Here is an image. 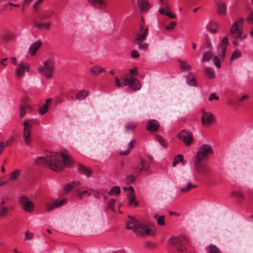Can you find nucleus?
Segmentation results:
<instances>
[{
  "mask_svg": "<svg viewBox=\"0 0 253 253\" xmlns=\"http://www.w3.org/2000/svg\"><path fill=\"white\" fill-rule=\"evenodd\" d=\"M137 4L142 11L147 10L150 7L148 0H137Z\"/></svg>",
  "mask_w": 253,
  "mask_h": 253,
  "instance_id": "24",
  "label": "nucleus"
},
{
  "mask_svg": "<svg viewBox=\"0 0 253 253\" xmlns=\"http://www.w3.org/2000/svg\"><path fill=\"white\" fill-rule=\"evenodd\" d=\"M202 161L194 159L193 163L196 172L200 175H205L208 171V165L203 163Z\"/></svg>",
  "mask_w": 253,
  "mask_h": 253,
  "instance_id": "8",
  "label": "nucleus"
},
{
  "mask_svg": "<svg viewBox=\"0 0 253 253\" xmlns=\"http://www.w3.org/2000/svg\"><path fill=\"white\" fill-rule=\"evenodd\" d=\"M186 82L187 84H188L190 85L196 86L197 85V83L196 80L194 79L193 77H192L191 78L187 77L186 79Z\"/></svg>",
  "mask_w": 253,
  "mask_h": 253,
  "instance_id": "43",
  "label": "nucleus"
},
{
  "mask_svg": "<svg viewBox=\"0 0 253 253\" xmlns=\"http://www.w3.org/2000/svg\"><path fill=\"white\" fill-rule=\"evenodd\" d=\"M213 62L217 68H219L221 67L220 61L217 55L213 57Z\"/></svg>",
  "mask_w": 253,
  "mask_h": 253,
  "instance_id": "46",
  "label": "nucleus"
},
{
  "mask_svg": "<svg viewBox=\"0 0 253 253\" xmlns=\"http://www.w3.org/2000/svg\"><path fill=\"white\" fill-rule=\"evenodd\" d=\"M207 29L210 32L215 33L217 31L218 25L215 23H210L207 26Z\"/></svg>",
  "mask_w": 253,
  "mask_h": 253,
  "instance_id": "37",
  "label": "nucleus"
},
{
  "mask_svg": "<svg viewBox=\"0 0 253 253\" xmlns=\"http://www.w3.org/2000/svg\"><path fill=\"white\" fill-rule=\"evenodd\" d=\"M89 72L91 74L97 76L101 73L105 72L106 70L100 66L95 65L90 68Z\"/></svg>",
  "mask_w": 253,
  "mask_h": 253,
  "instance_id": "22",
  "label": "nucleus"
},
{
  "mask_svg": "<svg viewBox=\"0 0 253 253\" xmlns=\"http://www.w3.org/2000/svg\"><path fill=\"white\" fill-rule=\"evenodd\" d=\"M42 42L40 41H37L32 44L29 47V53L32 56H34L37 50L40 48Z\"/></svg>",
  "mask_w": 253,
  "mask_h": 253,
  "instance_id": "18",
  "label": "nucleus"
},
{
  "mask_svg": "<svg viewBox=\"0 0 253 253\" xmlns=\"http://www.w3.org/2000/svg\"><path fill=\"white\" fill-rule=\"evenodd\" d=\"M135 142V141L133 140H131L129 143H128V150H126V151H124V152H120V155H127L128 154V152H129V150L130 149H132V148L134 147V143Z\"/></svg>",
  "mask_w": 253,
  "mask_h": 253,
  "instance_id": "42",
  "label": "nucleus"
},
{
  "mask_svg": "<svg viewBox=\"0 0 253 253\" xmlns=\"http://www.w3.org/2000/svg\"><path fill=\"white\" fill-rule=\"evenodd\" d=\"M227 12V3L225 1L219 2L217 4V12L219 15H226Z\"/></svg>",
  "mask_w": 253,
  "mask_h": 253,
  "instance_id": "16",
  "label": "nucleus"
},
{
  "mask_svg": "<svg viewBox=\"0 0 253 253\" xmlns=\"http://www.w3.org/2000/svg\"><path fill=\"white\" fill-rule=\"evenodd\" d=\"M230 33L235 40H244L247 37L246 34H243V31L242 29H233L231 28Z\"/></svg>",
  "mask_w": 253,
  "mask_h": 253,
  "instance_id": "14",
  "label": "nucleus"
},
{
  "mask_svg": "<svg viewBox=\"0 0 253 253\" xmlns=\"http://www.w3.org/2000/svg\"><path fill=\"white\" fill-rule=\"evenodd\" d=\"M123 84L127 85L129 87L133 90H138L141 87V84L139 81L132 77L130 78L123 79Z\"/></svg>",
  "mask_w": 253,
  "mask_h": 253,
  "instance_id": "9",
  "label": "nucleus"
},
{
  "mask_svg": "<svg viewBox=\"0 0 253 253\" xmlns=\"http://www.w3.org/2000/svg\"><path fill=\"white\" fill-rule=\"evenodd\" d=\"M232 195L237 198L239 203L243 202L245 199V193L241 190H236L233 191Z\"/></svg>",
  "mask_w": 253,
  "mask_h": 253,
  "instance_id": "20",
  "label": "nucleus"
},
{
  "mask_svg": "<svg viewBox=\"0 0 253 253\" xmlns=\"http://www.w3.org/2000/svg\"><path fill=\"white\" fill-rule=\"evenodd\" d=\"M115 85L118 87H120L122 86V84L120 83V79L117 77H115Z\"/></svg>",
  "mask_w": 253,
  "mask_h": 253,
  "instance_id": "64",
  "label": "nucleus"
},
{
  "mask_svg": "<svg viewBox=\"0 0 253 253\" xmlns=\"http://www.w3.org/2000/svg\"><path fill=\"white\" fill-rule=\"evenodd\" d=\"M244 19L243 18H239L236 21H235L231 26L232 28L233 29H242L243 24L244 22Z\"/></svg>",
  "mask_w": 253,
  "mask_h": 253,
  "instance_id": "26",
  "label": "nucleus"
},
{
  "mask_svg": "<svg viewBox=\"0 0 253 253\" xmlns=\"http://www.w3.org/2000/svg\"><path fill=\"white\" fill-rule=\"evenodd\" d=\"M88 94V92L86 90H81L76 94V98L78 99H84Z\"/></svg>",
  "mask_w": 253,
  "mask_h": 253,
  "instance_id": "31",
  "label": "nucleus"
},
{
  "mask_svg": "<svg viewBox=\"0 0 253 253\" xmlns=\"http://www.w3.org/2000/svg\"><path fill=\"white\" fill-rule=\"evenodd\" d=\"M30 71V65L26 62H20L15 69V76L17 77H21L26 72Z\"/></svg>",
  "mask_w": 253,
  "mask_h": 253,
  "instance_id": "12",
  "label": "nucleus"
},
{
  "mask_svg": "<svg viewBox=\"0 0 253 253\" xmlns=\"http://www.w3.org/2000/svg\"><path fill=\"white\" fill-rule=\"evenodd\" d=\"M2 37L4 41L8 42L14 39L15 36L13 33L11 32H6L3 34Z\"/></svg>",
  "mask_w": 253,
  "mask_h": 253,
  "instance_id": "28",
  "label": "nucleus"
},
{
  "mask_svg": "<svg viewBox=\"0 0 253 253\" xmlns=\"http://www.w3.org/2000/svg\"><path fill=\"white\" fill-rule=\"evenodd\" d=\"M80 183L78 181H74L71 183H68L66 185L64 188L63 193L64 194L67 193L68 192L70 191L72 189L75 188L77 186H80Z\"/></svg>",
  "mask_w": 253,
  "mask_h": 253,
  "instance_id": "23",
  "label": "nucleus"
},
{
  "mask_svg": "<svg viewBox=\"0 0 253 253\" xmlns=\"http://www.w3.org/2000/svg\"><path fill=\"white\" fill-rule=\"evenodd\" d=\"M212 57V53L211 51H207L203 55L202 61L203 62L209 61Z\"/></svg>",
  "mask_w": 253,
  "mask_h": 253,
  "instance_id": "34",
  "label": "nucleus"
},
{
  "mask_svg": "<svg viewBox=\"0 0 253 253\" xmlns=\"http://www.w3.org/2000/svg\"><path fill=\"white\" fill-rule=\"evenodd\" d=\"M134 177L132 175H129L126 176V180L127 182H131L134 180Z\"/></svg>",
  "mask_w": 253,
  "mask_h": 253,
  "instance_id": "62",
  "label": "nucleus"
},
{
  "mask_svg": "<svg viewBox=\"0 0 253 253\" xmlns=\"http://www.w3.org/2000/svg\"><path fill=\"white\" fill-rule=\"evenodd\" d=\"M129 219L126 222V228L128 230H133L137 236L150 235V229L148 225L142 221L129 216Z\"/></svg>",
  "mask_w": 253,
  "mask_h": 253,
  "instance_id": "2",
  "label": "nucleus"
},
{
  "mask_svg": "<svg viewBox=\"0 0 253 253\" xmlns=\"http://www.w3.org/2000/svg\"><path fill=\"white\" fill-rule=\"evenodd\" d=\"M120 193V188L118 186H113L111 189L109 191L108 195H118Z\"/></svg>",
  "mask_w": 253,
  "mask_h": 253,
  "instance_id": "36",
  "label": "nucleus"
},
{
  "mask_svg": "<svg viewBox=\"0 0 253 253\" xmlns=\"http://www.w3.org/2000/svg\"><path fill=\"white\" fill-rule=\"evenodd\" d=\"M213 99L218 100L219 97L216 95L215 93H211L209 97V100L212 101Z\"/></svg>",
  "mask_w": 253,
  "mask_h": 253,
  "instance_id": "55",
  "label": "nucleus"
},
{
  "mask_svg": "<svg viewBox=\"0 0 253 253\" xmlns=\"http://www.w3.org/2000/svg\"><path fill=\"white\" fill-rule=\"evenodd\" d=\"M54 70V63L51 59L44 61L38 68V72L46 80H50L52 77Z\"/></svg>",
  "mask_w": 253,
  "mask_h": 253,
  "instance_id": "3",
  "label": "nucleus"
},
{
  "mask_svg": "<svg viewBox=\"0 0 253 253\" xmlns=\"http://www.w3.org/2000/svg\"><path fill=\"white\" fill-rule=\"evenodd\" d=\"M159 127L158 122L155 120H151L148 122L147 125V129L149 131H155L157 130Z\"/></svg>",
  "mask_w": 253,
  "mask_h": 253,
  "instance_id": "17",
  "label": "nucleus"
},
{
  "mask_svg": "<svg viewBox=\"0 0 253 253\" xmlns=\"http://www.w3.org/2000/svg\"><path fill=\"white\" fill-rule=\"evenodd\" d=\"M186 242V239L182 236L180 237H172L169 240V243L172 245H178L181 246L178 247L177 250L180 252H182L186 250V248L183 246V244Z\"/></svg>",
  "mask_w": 253,
  "mask_h": 253,
  "instance_id": "11",
  "label": "nucleus"
},
{
  "mask_svg": "<svg viewBox=\"0 0 253 253\" xmlns=\"http://www.w3.org/2000/svg\"><path fill=\"white\" fill-rule=\"evenodd\" d=\"M157 140L163 147H166V145L165 144L164 142V140L162 137L157 136Z\"/></svg>",
  "mask_w": 253,
  "mask_h": 253,
  "instance_id": "58",
  "label": "nucleus"
},
{
  "mask_svg": "<svg viewBox=\"0 0 253 253\" xmlns=\"http://www.w3.org/2000/svg\"><path fill=\"white\" fill-rule=\"evenodd\" d=\"M115 202V200H114V199L111 200L108 202V208L110 209H111L113 211H114L113 207H114Z\"/></svg>",
  "mask_w": 253,
  "mask_h": 253,
  "instance_id": "59",
  "label": "nucleus"
},
{
  "mask_svg": "<svg viewBox=\"0 0 253 253\" xmlns=\"http://www.w3.org/2000/svg\"><path fill=\"white\" fill-rule=\"evenodd\" d=\"M92 5L96 7L104 9L106 6L107 0H88Z\"/></svg>",
  "mask_w": 253,
  "mask_h": 253,
  "instance_id": "19",
  "label": "nucleus"
},
{
  "mask_svg": "<svg viewBox=\"0 0 253 253\" xmlns=\"http://www.w3.org/2000/svg\"><path fill=\"white\" fill-rule=\"evenodd\" d=\"M55 206L54 204H52V205L47 204L46 208L47 211H50L53 210L54 209L56 208V207Z\"/></svg>",
  "mask_w": 253,
  "mask_h": 253,
  "instance_id": "63",
  "label": "nucleus"
},
{
  "mask_svg": "<svg viewBox=\"0 0 253 253\" xmlns=\"http://www.w3.org/2000/svg\"><path fill=\"white\" fill-rule=\"evenodd\" d=\"M176 25V23L174 21L170 22L168 26H167L166 29L167 30H172L174 28Z\"/></svg>",
  "mask_w": 253,
  "mask_h": 253,
  "instance_id": "53",
  "label": "nucleus"
},
{
  "mask_svg": "<svg viewBox=\"0 0 253 253\" xmlns=\"http://www.w3.org/2000/svg\"><path fill=\"white\" fill-rule=\"evenodd\" d=\"M183 159V157L181 154H179L175 157L172 163V166L175 167L176 165L179 162H182Z\"/></svg>",
  "mask_w": 253,
  "mask_h": 253,
  "instance_id": "45",
  "label": "nucleus"
},
{
  "mask_svg": "<svg viewBox=\"0 0 253 253\" xmlns=\"http://www.w3.org/2000/svg\"><path fill=\"white\" fill-rule=\"evenodd\" d=\"M133 169L135 172L140 173L142 170H148V169L146 167L145 161L143 160H140V163L138 166H133Z\"/></svg>",
  "mask_w": 253,
  "mask_h": 253,
  "instance_id": "21",
  "label": "nucleus"
},
{
  "mask_svg": "<svg viewBox=\"0 0 253 253\" xmlns=\"http://www.w3.org/2000/svg\"><path fill=\"white\" fill-rule=\"evenodd\" d=\"M78 196L80 199H82L83 198V196L84 194H85L87 193V190H84L83 192L80 191L79 190L76 191Z\"/></svg>",
  "mask_w": 253,
  "mask_h": 253,
  "instance_id": "54",
  "label": "nucleus"
},
{
  "mask_svg": "<svg viewBox=\"0 0 253 253\" xmlns=\"http://www.w3.org/2000/svg\"><path fill=\"white\" fill-rule=\"evenodd\" d=\"M241 55V51L239 49H236L232 53L230 58L231 61H234L239 58Z\"/></svg>",
  "mask_w": 253,
  "mask_h": 253,
  "instance_id": "32",
  "label": "nucleus"
},
{
  "mask_svg": "<svg viewBox=\"0 0 253 253\" xmlns=\"http://www.w3.org/2000/svg\"><path fill=\"white\" fill-rule=\"evenodd\" d=\"M8 207L0 205V217H5L8 214Z\"/></svg>",
  "mask_w": 253,
  "mask_h": 253,
  "instance_id": "33",
  "label": "nucleus"
},
{
  "mask_svg": "<svg viewBox=\"0 0 253 253\" xmlns=\"http://www.w3.org/2000/svg\"><path fill=\"white\" fill-rule=\"evenodd\" d=\"M148 33V28H144L143 26H141L139 32L136 34L134 39L135 42L138 45V47L140 50H145L147 48V44L142 42L145 40Z\"/></svg>",
  "mask_w": 253,
  "mask_h": 253,
  "instance_id": "4",
  "label": "nucleus"
},
{
  "mask_svg": "<svg viewBox=\"0 0 253 253\" xmlns=\"http://www.w3.org/2000/svg\"><path fill=\"white\" fill-rule=\"evenodd\" d=\"M24 133L23 137L24 139L25 143L27 145H29L32 141V137L31 136L30 129L31 124L27 121H25L24 123Z\"/></svg>",
  "mask_w": 253,
  "mask_h": 253,
  "instance_id": "13",
  "label": "nucleus"
},
{
  "mask_svg": "<svg viewBox=\"0 0 253 253\" xmlns=\"http://www.w3.org/2000/svg\"><path fill=\"white\" fill-rule=\"evenodd\" d=\"M227 50V47L219 45L218 47V54L223 59L224 58Z\"/></svg>",
  "mask_w": 253,
  "mask_h": 253,
  "instance_id": "30",
  "label": "nucleus"
},
{
  "mask_svg": "<svg viewBox=\"0 0 253 253\" xmlns=\"http://www.w3.org/2000/svg\"><path fill=\"white\" fill-rule=\"evenodd\" d=\"M54 12L53 11H51L49 13H45L41 15V18L44 20L48 19L52 15L54 14Z\"/></svg>",
  "mask_w": 253,
  "mask_h": 253,
  "instance_id": "49",
  "label": "nucleus"
},
{
  "mask_svg": "<svg viewBox=\"0 0 253 253\" xmlns=\"http://www.w3.org/2000/svg\"><path fill=\"white\" fill-rule=\"evenodd\" d=\"M247 20L250 24H253V12L249 14L247 17Z\"/></svg>",
  "mask_w": 253,
  "mask_h": 253,
  "instance_id": "52",
  "label": "nucleus"
},
{
  "mask_svg": "<svg viewBox=\"0 0 253 253\" xmlns=\"http://www.w3.org/2000/svg\"><path fill=\"white\" fill-rule=\"evenodd\" d=\"M44 0H38L33 4V9L37 12Z\"/></svg>",
  "mask_w": 253,
  "mask_h": 253,
  "instance_id": "44",
  "label": "nucleus"
},
{
  "mask_svg": "<svg viewBox=\"0 0 253 253\" xmlns=\"http://www.w3.org/2000/svg\"><path fill=\"white\" fill-rule=\"evenodd\" d=\"M179 61L180 62V67L182 71L191 70V66L190 65H187L186 61H183L181 60H179Z\"/></svg>",
  "mask_w": 253,
  "mask_h": 253,
  "instance_id": "38",
  "label": "nucleus"
},
{
  "mask_svg": "<svg viewBox=\"0 0 253 253\" xmlns=\"http://www.w3.org/2000/svg\"><path fill=\"white\" fill-rule=\"evenodd\" d=\"M204 72L209 79H213L214 77V73L212 70L209 67L204 68Z\"/></svg>",
  "mask_w": 253,
  "mask_h": 253,
  "instance_id": "35",
  "label": "nucleus"
},
{
  "mask_svg": "<svg viewBox=\"0 0 253 253\" xmlns=\"http://www.w3.org/2000/svg\"><path fill=\"white\" fill-rule=\"evenodd\" d=\"M32 27L33 29L41 30L44 29L46 30H49L50 28V23L47 22H41L35 20L32 23Z\"/></svg>",
  "mask_w": 253,
  "mask_h": 253,
  "instance_id": "15",
  "label": "nucleus"
},
{
  "mask_svg": "<svg viewBox=\"0 0 253 253\" xmlns=\"http://www.w3.org/2000/svg\"><path fill=\"white\" fill-rule=\"evenodd\" d=\"M177 136L184 142L186 146H190L194 142L193 135L190 131L183 129L178 133Z\"/></svg>",
  "mask_w": 253,
  "mask_h": 253,
  "instance_id": "7",
  "label": "nucleus"
},
{
  "mask_svg": "<svg viewBox=\"0 0 253 253\" xmlns=\"http://www.w3.org/2000/svg\"><path fill=\"white\" fill-rule=\"evenodd\" d=\"M210 253H222L214 245H211L210 246Z\"/></svg>",
  "mask_w": 253,
  "mask_h": 253,
  "instance_id": "47",
  "label": "nucleus"
},
{
  "mask_svg": "<svg viewBox=\"0 0 253 253\" xmlns=\"http://www.w3.org/2000/svg\"><path fill=\"white\" fill-rule=\"evenodd\" d=\"M67 201V199L64 198L63 199L60 200L59 201H56L54 203L55 207L56 208H59L62 206L63 204H64Z\"/></svg>",
  "mask_w": 253,
  "mask_h": 253,
  "instance_id": "48",
  "label": "nucleus"
},
{
  "mask_svg": "<svg viewBox=\"0 0 253 253\" xmlns=\"http://www.w3.org/2000/svg\"><path fill=\"white\" fill-rule=\"evenodd\" d=\"M128 200L129 205L134 204L135 207L138 206V202L135 200L134 192L132 193H129L128 195Z\"/></svg>",
  "mask_w": 253,
  "mask_h": 253,
  "instance_id": "27",
  "label": "nucleus"
},
{
  "mask_svg": "<svg viewBox=\"0 0 253 253\" xmlns=\"http://www.w3.org/2000/svg\"><path fill=\"white\" fill-rule=\"evenodd\" d=\"M30 105L28 103H25L21 105L19 111L20 117H23L27 111L30 109Z\"/></svg>",
  "mask_w": 253,
  "mask_h": 253,
  "instance_id": "25",
  "label": "nucleus"
},
{
  "mask_svg": "<svg viewBox=\"0 0 253 253\" xmlns=\"http://www.w3.org/2000/svg\"><path fill=\"white\" fill-rule=\"evenodd\" d=\"M166 15L168 16L171 19L174 18L175 17V15L172 14L169 9L167 11L166 13Z\"/></svg>",
  "mask_w": 253,
  "mask_h": 253,
  "instance_id": "60",
  "label": "nucleus"
},
{
  "mask_svg": "<svg viewBox=\"0 0 253 253\" xmlns=\"http://www.w3.org/2000/svg\"><path fill=\"white\" fill-rule=\"evenodd\" d=\"M139 56L138 52L136 50H133L131 52V57L133 58H137Z\"/></svg>",
  "mask_w": 253,
  "mask_h": 253,
  "instance_id": "56",
  "label": "nucleus"
},
{
  "mask_svg": "<svg viewBox=\"0 0 253 253\" xmlns=\"http://www.w3.org/2000/svg\"><path fill=\"white\" fill-rule=\"evenodd\" d=\"M123 190L125 191H129V193H132L134 192V189L132 186H129L127 187H124Z\"/></svg>",
  "mask_w": 253,
  "mask_h": 253,
  "instance_id": "61",
  "label": "nucleus"
},
{
  "mask_svg": "<svg viewBox=\"0 0 253 253\" xmlns=\"http://www.w3.org/2000/svg\"><path fill=\"white\" fill-rule=\"evenodd\" d=\"M215 116L212 113L205 111H203L202 121L204 126H210L215 121Z\"/></svg>",
  "mask_w": 253,
  "mask_h": 253,
  "instance_id": "10",
  "label": "nucleus"
},
{
  "mask_svg": "<svg viewBox=\"0 0 253 253\" xmlns=\"http://www.w3.org/2000/svg\"><path fill=\"white\" fill-rule=\"evenodd\" d=\"M228 43H229V42H228V38L226 36H225V37H223V39H222V42L219 44V45H222V46L227 47Z\"/></svg>",
  "mask_w": 253,
  "mask_h": 253,
  "instance_id": "51",
  "label": "nucleus"
},
{
  "mask_svg": "<svg viewBox=\"0 0 253 253\" xmlns=\"http://www.w3.org/2000/svg\"><path fill=\"white\" fill-rule=\"evenodd\" d=\"M211 153L212 149L209 145H202L199 147L198 151L197 152V155L194 159L204 161L208 158Z\"/></svg>",
  "mask_w": 253,
  "mask_h": 253,
  "instance_id": "5",
  "label": "nucleus"
},
{
  "mask_svg": "<svg viewBox=\"0 0 253 253\" xmlns=\"http://www.w3.org/2000/svg\"><path fill=\"white\" fill-rule=\"evenodd\" d=\"M79 169L84 174L88 176L91 173V171L83 166H79Z\"/></svg>",
  "mask_w": 253,
  "mask_h": 253,
  "instance_id": "40",
  "label": "nucleus"
},
{
  "mask_svg": "<svg viewBox=\"0 0 253 253\" xmlns=\"http://www.w3.org/2000/svg\"><path fill=\"white\" fill-rule=\"evenodd\" d=\"M35 163L36 165L40 166H48L52 170L59 171L65 166L71 167L72 160L64 154L57 153L45 157H39L36 159Z\"/></svg>",
  "mask_w": 253,
  "mask_h": 253,
  "instance_id": "1",
  "label": "nucleus"
},
{
  "mask_svg": "<svg viewBox=\"0 0 253 253\" xmlns=\"http://www.w3.org/2000/svg\"><path fill=\"white\" fill-rule=\"evenodd\" d=\"M48 106L47 105H44L43 106L41 107L40 109V113L42 115H44L48 111Z\"/></svg>",
  "mask_w": 253,
  "mask_h": 253,
  "instance_id": "50",
  "label": "nucleus"
},
{
  "mask_svg": "<svg viewBox=\"0 0 253 253\" xmlns=\"http://www.w3.org/2000/svg\"><path fill=\"white\" fill-rule=\"evenodd\" d=\"M20 174V170L19 169H15L12 171L9 177V180L12 181L16 180Z\"/></svg>",
  "mask_w": 253,
  "mask_h": 253,
  "instance_id": "29",
  "label": "nucleus"
},
{
  "mask_svg": "<svg viewBox=\"0 0 253 253\" xmlns=\"http://www.w3.org/2000/svg\"><path fill=\"white\" fill-rule=\"evenodd\" d=\"M197 187V185H192L191 183H188L186 187L180 189V191L182 193L187 192L193 188Z\"/></svg>",
  "mask_w": 253,
  "mask_h": 253,
  "instance_id": "41",
  "label": "nucleus"
},
{
  "mask_svg": "<svg viewBox=\"0 0 253 253\" xmlns=\"http://www.w3.org/2000/svg\"><path fill=\"white\" fill-rule=\"evenodd\" d=\"M157 221L158 224L160 225H164L165 224L164 222V217L163 216H159L157 219Z\"/></svg>",
  "mask_w": 253,
  "mask_h": 253,
  "instance_id": "57",
  "label": "nucleus"
},
{
  "mask_svg": "<svg viewBox=\"0 0 253 253\" xmlns=\"http://www.w3.org/2000/svg\"><path fill=\"white\" fill-rule=\"evenodd\" d=\"M19 202L21 205L23 210L28 213L32 212L35 208L34 202L28 197L21 196L19 198Z\"/></svg>",
  "mask_w": 253,
  "mask_h": 253,
  "instance_id": "6",
  "label": "nucleus"
},
{
  "mask_svg": "<svg viewBox=\"0 0 253 253\" xmlns=\"http://www.w3.org/2000/svg\"><path fill=\"white\" fill-rule=\"evenodd\" d=\"M136 126V125L135 124L127 123L125 125V130L127 132L133 131L135 129Z\"/></svg>",
  "mask_w": 253,
  "mask_h": 253,
  "instance_id": "39",
  "label": "nucleus"
}]
</instances>
